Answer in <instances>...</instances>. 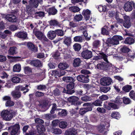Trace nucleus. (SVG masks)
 <instances>
[{
  "instance_id": "7ed1b4c3",
  "label": "nucleus",
  "mask_w": 135,
  "mask_h": 135,
  "mask_svg": "<svg viewBox=\"0 0 135 135\" xmlns=\"http://www.w3.org/2000/svg\"><path fill=\"white\" fill-rule=\"evenodd\" d=\"M42 0H30L29 1V5L26 6V9L28 10L30 8H31L32 6L35 8H37L38 6L39 3L42 2Z\"/></svg>"
},
{
  "instance_id": "09e8293b",
  "label": "nucleus",
  "mask_w": 135,
  "mask_h": 135,
  "mask_svg": "<svg viewBox=\"0 0 135 135\" xmlns=\"http://www.w3.org/2000/svg\"><path fill=\"white\" fill-rule=\"evenodd\" d=\"M44 117L47 120L51 119L52 118H55L54 115L51 114H45Z\"/></svg>"
},
{
  "instance_id": "39448f33",
  "label": "nucleus",
  "mask_w": 135,
  "mask_h": 135,
  "mask_svg": "<svg viewBox=\"0 0 135 135\" xmlns=\"http://www.w3.org/2000/svg\"><path fill=\"white\" fill-rule=\"evenodd\" d=\"M123 18L124 21L123 22V26L126 28H129L131 25L130 18L128 16L125 15L123 16Z\"/></svg>"
},
{
  "instance_id": "c85d7f7f",
  "label": "nucleus",
  "mask_w": 135,
  "mask_h": 135,
  "mask_svg": "<svg viewBox=\"0 0 135 135\" xmlns=\"http://www.w3.org/2000/svg\"><path fill=\"white\" fill-rule=\"evenodd\" d=\"M81 62V61L79 58L75 59L73 61V65L74 67H77L79 66Z\"/></svg>"
},
{
  "instance_id": "393cba45",
  "label": "nucleus",
  "mask_w": 135,
  "mask_h": 135,
  "mask_svg": "<svg viewBox=\"0 0 135 135\" xmlns=\"http://www.w3.org/2000/svg\"><path fill=\"white\" fill-rule=\"evenodd\" d=\"M99 55H98L99 59H103L106 62H108L107 59V56L106 55L102 52H99Z\"/></svg>"
},
{
  "instance_id": "052dcab7",
  "label": "nucleus",
  "mask_w": 135,
  "mask_h": 135,
  "mask_svg": "<svg viewBox=\"0 0 135 135\" xmlns=\"http://www.w3.org/2000/svg\"><path fill=\"white\" fill-rule=\"evenodd\" d=\"M82 100L85 101H89L91 100V98L90 97L87 96H85L81 98Z\"/></svg>"
},
{
  "instance_id": "a19ab883",
  "label": "nucleus",
  "mask_w": 135,
  "mask_h": 135,
  "mask_svg": "<svg viewBox=\"0 0 135 135\" xmlns=\"http://www.w3.org/2000/svg\"><path fill=\"white\" fill-rule=\"evenodd\" d=\"M57 12V10L54 7L51 8H50L49 13L50 15H54Z\"/></svg>"
},
{
  "instance_id": "423d86ee",
  "label": "nucleus",
  "mask_w": 135,
  "mask_h": 135,
  "mask_svg": "<svg viewBox=\"0 0 135 135\" xmlns=\"http://www.w3.org/2000/svg\"><path fill=\"white\" fill-rule=\"evenodd\" d=\"M79 98L76 97L72 96L69 97L68 99V101L70 102L72 104L76 105H80L81 103L78 101Z\"/></svg>"
},
{
  "instance_id": "dca6fc26",
  "label": "nucleus",
  "mask_w": 135,
  "mask_h": 135,
  "mask_svg": "<svg viewBox=\"0 0 135 135\" xmlns=\"http://www.w3.org/2000/svg\"><path fill=\"white\" fill-rule=\"evenodd\" d=\"M56 36V34L55 31H49L47 33L48 37L50 40H53L54 39Z\"/></svg>"
},
{
  "instance_id": "37998d69",
  "label": "nucleus",
  "mask_w": 135,
  "mask_h": 135,
  "mask_svg": "<svg viewBox=\"0 0 135 135\" xmlns=\"http://www.w3.org/2000/svg\"><path fill=\"white\" fill-rule=\"evenodd\" d=\"M132 88L131 86L127 85L123 87L122 89L126 92H128Z\"/></svg>"
},
{
  "instance_id": "338daca9",
  "label": "nucleus",
  "mask_w": 135,
  "mask_h": 135,
  "mask_svg": "<svg viewBox=\"0 0 135 135\" xmlns=\"http://www.w3.org/2000/svg\"><path fill=\"white\" fill-rule=\"evenodd\" d=\"M59 115L61 116H65L67 114L65 110H62L61 112H59L58 113Z\"/></svg>"
},
{
  "instance_id": "20e7f679",
  "label": "nucleus",
  "mask_w": 135,
  "mask_h": 135,
  "mask_svg": "<svg viewBox=\"0 0 135 135\" xmlns=\"http://www.w3.org/2000/svg\"><path fill=\"white\" fill-rule=\"evenodd\" d=\"M112 81V79L108 77H103L100 80V84L103 86H108L111 84Z\"/></svg>"
},
{
  "instance_id": "4c0bfd02",
  "label": "nucleus",
  "mask_w": 135,
  "mask_h": 135,
  "mask_svg": "<svg viewBox=\"0 0 135 135\" xmlns=\"http://www.w3.org/2000/svg\"><path fill=\"white\" fill-rule=\"evenodd\" d=\"M110 89L109 87H102L100 89V91L104 92L106 93L109 91Z\"/></svg>"
},
{
  "instance_id": "72a5a7b5",
  "label": "nucleus",
  "mask_w": 135,
  "mask_h": 135,
  "mask_svg": "<svg viewBox=\"0 0 135 135\" xmlns=\"http://www.w3.org/2000/svg\"><path fill=\"white\" fill-rule=\"evenodd\" d=\"M44 12H39L36 13L34 14V17L36 18H38L39 17L44 16Z\"/></svg>"
},
{
  "instance_id": "f8f14e48",
  "label": "nucleus",
  "mask_w": 135,
  "mask_h": 135,
  "mask_svg": "<svg viewBox=\"0 0 135 135\" xmlns=\"http://www.w3.org/2000/svg\"><path fill=\"white\" fill-rule=\"evenodd\" d=\"M20 128L19 125L18 124H16L15 125L12 127V130L11 132V135H15L18 132Z\"/></svg>"
},
{
  "instance_id": "aec40b11",
  "label": "nucleus",
  "mask_w": 135,
  "mask_h": 135,
  "mask_svg": "<svg viewBox=\"0 0 135 135\" xmlns=\"http://www.w3.org/2000/svg\"><path fill=\"white\" fill-rule=\"evenodd\" d=\"M71 38L70 37L65 36L64 37L63 43L68 46L70 45L71 43Z\"/></svg>"
},
{
  "instance_id": "58836bf2",
  "label": "nucleus",
  "mask_w": 135,
  "mask_h": 135,
  "mask_svg": "<svg viewBox=\"0 0 135 135\" xmlns=\"http://www.w3.org/2000/svg\"><path fill=\"white\" fill-rule=\"evenodd\" d=\"M15 104L14 102L11 100H7L5 103V105L6 107H11L13 106Z\"/></svg>"
},
{
  "instance_id": "6e6d98bb",
  "label": "nucleus",
  "mask_w": 135,
  "mask_h": 135,
  "mask_svg": "<svg viewBox=\"0 0 135 135\" xmlns=\"http://www.w3.org/2000/svg\"><path fill=\"white\" fill-rule=\"evenodd\" d=\"M122 101L124 104H129L131 102L130 99L124 97L122 99Z\"/></svg>"
},
{
  "instance_id": "ddd939ff",
  "label": "nucleus",
  "mask_w": 135,
  "mask_h": 135,
  "mask_svg": "<svg viewBox=\"0 0 135 135\" xmlns=\"http://www.w3.org/2000/svg\"><path fill=\"white\" fill-rule=\"evenodd\" d=\"M50 25L62 28V25L60 22L56 20H51L49 21Z\"/></svg>"
},
{
  "instance_id": "bb28decb",
  "label": "nucleus",
  "mask_w": 135,
  "mask_h": 135,
  "mask_svg": "<svg viewBox=\"0 0 135 135\" xmlns=\"http://www.w3.org/2000/svg\"><path fill=\"white\" fill-rule=\"evenodd\" d=\"M58 68L62 70L66 69L69 67L68 65L66 63H60L58 65Z\"/></svg>"
},
{
  "instance_id": "603ef678",
  "label": "nucleus",
  "mask_w": 135,
  "mask_h": 135,
  "mask_svg": "<svg viewBox=\"0 0 135 135\" xmlns=\"http://www.w3.org/2000/svg\"><path fill=\"white\" fill-rule=\"evenodd\" d=\"M83 33L86 40L89 41L90 40L91 36L88 35L87 31H84L83 32Z\"/></svg>"
},
{
  "instance_id": "f257e3e1",
  "label": "nucleus",
  "mask_w": 135,
  "mask_h": 135,
  "mask_svg": "<svg viewBox=\"0 0 135 135\" xmlns=\"http://www.w3.org/2000/svg\"><path fill=\"white\" fill-rule=\"evenodd\" d=\"M17 113L15 111L11 109H6L3 110L1 113V115L4 120L6 121H9Z\"/></svg>"
},
{
  "instance_id": "6ab92c4d",
  "label": "nucleus",
  "mask_w": 135,
  "mask_h": 135,
  "mask_svg": "<svg viewBox=\"0 0 135 135\" xmlns=\"http://www.w3.org/2000/svg\"><path fill=\"white\" fill-rule=\"evenodd\" d=\"M28 85H26L25 87L23 86H22L19 85L16 86L15 87V89L16 90H20L21 91H23L26 90V88L28 87ZM26 91H24L23 92L24 93H25L26 92H28L29 90L28 89H26Z\"/></svg>"
},
{
  "instance_id": "e433bc0d",
  "label": "nucleus",
  "mask_w": 135,
  "mask_h": 135,
  "mask_svg": "<svg viewBox=\"0 0 135 135\" xmlns=\"http://www.w3.org/2000/svg\"><path fill=\"white\" fill-rule=\"evenodd\" d=\"M68 124L67 122L65 121L60 122L59 124V127L61 128L64 129L66 128Z\"/></svg>"
},
{
  "instance_id": "412c9836",
  "label": "nucleus",
  "mask_w": 135,
  "mask_h": 135,
  "mask_svg": "<svg viewBox=\"0 0 135 135\" xmlns=\"http://www.w3.org/2000/svg\"><path fill=\"white\" fill-rule=\"evenodd\" d=\"M17 48L15 47H10L8 50L9 54L10 55H13L17 53Z\"/></svg>"
},
{
  "instance_id": "b1692460",
  "label": "nucleus",
  "mask_w": 135,
  "mask_h": 135,
  "mask_svg": "<svg viewBox=\"0 0 135 135\" xmlns=\"http://www.w3.org/2000/svg\"><path fill=\"white\" fill-rule=\"evenodd\" d=\"M107 63L104 62L101 63L97 65V67L98 69L104 70L107 69Z\"/></svg>"
},
{
  "instance_id": "864d4df0",
  "label": "nucleus",
  "mask_w": 135,
  "mask_h": 135,
  "mask_svg": "<svg viewBox=\"0 0 135 135\" xmlns=\"http://www.w3.org/2000/svg\"><path fill=\"white\" fill-rule=\"evenodd\" d=\"M46 88V86L45 85H40L37 86V89L40 90H45Z\"/></svg>"
},
{
  "instance_id": "2eb2a0df",
  "label": "nucleus",
  "mask_w": 135,
  "mask_h": 135,
  "mask_svg": "<svg viewBox=\"0 0 135 135\" xmlns=\"http://www.w3.org/2000/svg\"><path fill=\"white\" fill-rule=\"evenodd\" d=\"M33 33L38 39L42 40L44 35L41 32L39 31H35L33 30Z\"/></svg>"
},
{
  "instance_id": "2f4dec72",
  "label": "nucleus",
  "mask_w": 135,
  "mask_h": 135,
  "mask_svg": "<svg viewBox=\"0 0 135 135\" xmlns=\"http://www.w3.org/2000/svg\"><path fill=\"white\" fill-rule=\"evenodd\" d=\"M21 70V66L20 64H16L13 67V70L14 72H19Z\"/></svg>"
},
{
  "instance_id": "4d7b16f0",
  "label": "nucleus",
  "mask_w": 135,
  "mask_h": 135,
  "mask_svg": "<svg viewBox=\"0 0 135 135\" xmlns=\"http://www.w3.org/2000/svg\"><path fill=\"white\" fill-rule=\"evenodd\" d=\"M98 9L100 12H105L106 10V7L105 6L99 5L98 7Z\"/></svg>"
},
{
  "instance_id": "c03bdc74",
  "label": "nucleus",
  "mask_w": 135,
  "mask_h": 135,
  "mask_svg": "<svg viewBox=\"0 0 135 135\" xmlns=\"http://www.w3.org/2000/svg\"><path fill=\"white\" fill-rule=\"evenodd\" d=\"M108 62H107V69H110L112 71H114V70L115 71V72H117L116 71H115V68L114 67L113 68L112 67V65L111 63H109V62L108 61Z\"/></svg>"
},
{
  "instance_id": "4be33fe9",
  "label": "nucleus",
  "mask_w": 135,
  "mask_h": 135,
  "mask_svg": "<svg viewBox=\"0 0 135 135\" xmlns=\"http://www.w3.org/2000/svg\"><path fill=\"white\" fill-rule=\"evenodd\" d=\"M134 39L131 37L126 38L124 41V43L126 44L131 45L134 43Z\"/></svg>"
},
{
  "instance_id": "bf43d9fd",
  "label": "nucleus",
  "mask_w": 135,
  "mask_h": 135,
  "mask_svg": "<svg viewBox=\"0 0 135 135\" xmlns=\"http://www.w3.org/2000/svg\"><path fill=\"white\" fill-rule=\"evenodd\" d=\"M74 83L73 82L70 83L67 86V89L72 90L73 89L74 87Z\"/></svg>"
},
{
  "instance_id": "7c9ffc66",
  "label": "nucleus",
  "mask_w": 135,
  "mask_h": 135,
  "mask_svg": "<svg viewBox=\"0 0 135 135\" xmlns=\"http://www.w3.org/2000/svg\"><path fill=\"white\" fill-rule=\"evenodd\" d=\"M37 129L38 133H44L45 131L44 126L42 125H40L37 126Z\"/></svg>"
},
{
  "instance_id": "0e129e2a",
  "label": "nucleus",
  "mask_w": 135,
  "mask_h": 135,
  "mask_svg": "<svg viewBox=\"0 0 135 135\" xmlns=\"http://www.w3.org/2000/svg\"><path fill=\"white\" fill-rule=\"evenodd\" d=\"M129 50H130L129 48L125 46H123L122 48L121 49V51L124 53H126L129 52Z\"/></svg>"
},
{
  "instance_id": "f704fd0d",
  "label": "nucleus",
  "mask_w": 135,
  "mask_h": 135,
  "mask_svg": "<svg viewBox=\"0 0 135 135\" xmlns=\"http://www.w3.org/2000/svg\"><path fill=\"white\" fill-rule=\"evenodd\" d=\"M112 117L117 119H119L120 117L119 113L117 112H114L111 114Z\"/></svg>"
},
{
  "instance_id": "a18cd8bd",
  "label": "nucleus",
  "mask_w": 135,
  "mask_h": 135,
  "mask_svg": "<svg viewBox=\"0 0 135 135\" xmlns=\"http://www.w3.org/2000/svg\"><path fill=\"white\" fill-rule=\"evenodd\" d=\"M73 48L76 51H78L81 48V45L77 43L75 44L73 46Z\"/></svg>"
},
{
  "instance_id": "f3484780",
  "label": "nucleus",
  "mask_w": 135,
  "mask_h": 135,
  "mask_svg": "<svg viewBox=\"0 0 135 135\" xmlns=\"http://www.w3.org/2000/svg\"><path fill=\"white\" fill-rule=\"evenodd\" d=\"M30 64L36 67H40L42 66L41 62L38 60H32L30 62Z\"/></svg>"
},
{
  "instance_id": "9b49d317",
  "label": "nucleus",
  "mask_w": 135,
  "mask_h": 135,
  "mask_svg": "<svg viewBox=\"0 0 135 135\" xmlns=\"http://www.w3.org/2000/svg\"><path fill=\"white\" fill-rule=\"evenodd\" d=\"M90 11L88 9L84 10L82 12V14L84 16L85 19L89 20L90 18Z\"/></svg>"
},
{
  "instance_id": "9d476101",
  "label": "nucleus",
  "mask_w": 135,
  "mask_h": 135,
  "mask_svg": "<svg viewBox=\"0 0 135 135\" xmlns=\"http://www.w3.org/2000/svg\"><path fill=\"white\" fill-rule=\"evenodd\" d=\"M132 4V3L131 2H128L125 3L124 6L125 11L126 12L131 11L133 9Z\"/></svg>"
},
{
  "instance_id": "ea45409f",
  "label": "nucleus",
  "mask_w": 135,
  "mask_h": 135,
  "mask_svg": "<svg viewBox=\"0 0 135 135\" xmlns=\"http://www.w3.org/2000/svg\"><path fill=\"white\" fill-rule=\"evenodd\" d=\"M83 17L81 14L76 15L74 18V20L76 21H79L82 20Z\"/></svg>"
},
{
  "instance_id": "49530a36",
  "label": "nucleus",
  "mask_w": 135,
  "mask_h": 135,
  "mask_svg": "<svg viewBox=\"0 0 135 135\" xmlns=\"http://www.w3.org/2000/svg\"><path fill=\"white\" fill-rule=\"evenodd\" d=\"M102 103V101L101 100L98 99L96 100L93 103V104L95 106H101Z\"/></svg>"
},
{
  "instance_id": "774afa93",
  "label": "nucleus",
  "mask_w": 135,
  "mask_h": 135,
  "mask_svg": "<svg viewBox=\"0 0 135 135\" xmlns=\"http://www.w3.org/2000/svg\"><path fill=\"white\" fill-rule=\"evenodd\" d=\"M35 95L37 97H42L44 95V93L41 92L37 91L35 93Z\"/></svg>"
},
{
  "instance_id": "6e6552de",
  "label": "nucleus",
  "mask_w": 135,
  "mask_h": 135,
  "mask_svg": "<svg viewBox=\"0 0 135 135\" xmlns=\"http://www.w3.org/2000/svg\"><path fill=\"white\" fill-rule=\"evenodd\" d=\"M89 76L88 75H79L77 77V79L79 81L83 83H88L89 81Z\"/></svg>"
},
{
  "instance_id": "8fccbe9b",
  "label": "nucleus",
  "mask_w": 135,
  "mask_h": 135,
  "mask_svg": "<svg viewBox=\"0 0 135 135\" xmlns=\"http://www.w3.org/2000/svg\"><path fill=\"white\" fill-rule=\"evenodd\" d=\"M43 41V43L45 44H50L51 42L49 41L44 35L43 36V37L42 38Z\"/></svg>"
},
{
  "instance_id": "e2e57ef3",
  "label": "nucleus",
  "mask_w": 135,
  "mask_h": 135,
  "mask_svg": "<svg viewBox=\"0 0 135 135\" xmlns=\"http://www.w3.org/2000/svg\"><path fill=\"white\" fill-rule=\"evenodd\" d=\"M129 95L131 99L135 100V93L133 90H132L130 91Z\"/></svg>"
},
{
  "instance_id": "473e14b6",
  "label": "nucleus",
  "mask_w": 135,
  "mask_h": 135,
  "mask_svg": "<svg viewBox=\"0 0 135 135\" xmlns=\"http://www.w3.org/2000/svg\"><path fill=\"white\" fill-rule=\"evenodd\" d=\"M69 9L70 11L75 13L78 12L80 10V8L77 6H72L70 7Z\"/></svg>"
},
{
  "instance_id": "0eeeda50",
  "label": "nucleus",
  "mask_w": 135,
  "mask_h": 135,
  "mask_svg": "<svg viewBox=\"0 0 135 135\" xmlns=\"http://www.w3.org/2000/svg\"><path fill=\"white\" fill-rule=\"evenodd\" d=\"M82 56L85 59H90L92 57V53L91 51L88 50H84L81 53Z\"/></svg>"
},
{
  "instance_id": "680f3d73",
  "label": "nucleus",
  "mask_w": 135,
  "mask_h": 135,
  "mask_svg": "<svg viewBox=\"0 0 135 135\" xmlns=\"http://www.w3.org/2000/svg\"><path fill=\"white\" fill-rule=\"evenodd\" d=\"M105 126L103 125H100L98 127V130L100 132H102L105 130Z\"/></svg>"
},
{
  "instance_id": "5701e85b",
  "label": "nucleus",
  "mask_w": 135,
  "mask_h": 135,
  "mask_svg": "<svg viewBox=\"0 0 135 135\" xmlns=\"http://www.w3.org/2000/svg\"><path fill=\"white\" fill-rule=\"evenodd\" d=\"M15 35L18 38L23 39H26L27 37V34L22 32L17 33L15 34Z\"/></svg>"
},
{
  "instance_id": "79ce46f5",
  "label": "nucleus",
  "mask_w": 135,
  "mask_h": 135,
  "mask_svg": "<svg viewBox=\"0 0 135 135\" xmlns=\"http://www.w3.org/2000/svg\"><path fill=\"white\" fill-rule=\"evenodd\" d=\"M74 40L75 42H81L83 41V38L81 36H76L74 37Z\"/></svg>"
},
{
  "instance_id": "a211bd4d",
  "label": "nucleus",
  "mask_w": 135,
  "mask_h": 135,
  "mask_svg": "<svg viewBox=\"0 0 135 135\" xmlns=\"http://www.w3.org/2000/svg\"><path fill=\"white\" fill-rule=\"evenodd\" d=\"M18 91L14 90L11 92V94L14 98H18L21 97V93L20 91Z\"/></svg>"
},
{
  "instance_id": "c9c22d12",
  "label": "nucleus",
  "mask_w": 135,
  "mask_h": 135,
  "mask_svg": "<svg viewBox=\"0 0 135 135\" xmlns=\"http://www.w3.org/2000/svg\"><path fill=\"white\" fill-rule=\"evenodd\" d=\"M60 70H53L52 71V73L51 75L53 76L55 78H56V76H59L60 74Z\"/></svg>"
},
{
  "instance_id": "4468645a",
  "label": "nucleus",
  "mask_w": 135,
  "mask_h": 135,
  "mask_svg": "<svg viewBox=\"0 0 135 135\" xmlns=\"http://www.w3.org/2000/svg\"><path fill=\"white\" fill-rule=\"evenodd\" d=\"M77 133V130L74 128L67 130L65 132V135H75Z\"/></svg>"
},
{
  "instance_id": "69168bd1",
  "label": "nucleus",
  "mask_w": 135,
  "mask_h": 135,
  "mask_svg": "<svg viewBox=\"0 0 135 135\" xmlns=\"http://www.w3.org/2000/svg\"><path fill=\"white\" fill-rule=\"evenodd\" d=\"M122 99L120 98L119 97H117L114 100V102L117 103H122Z\"/></svg>"
},
{
  "instance_id": "3c124183",
  "label": "nucleus",
  "mask_w": 135,
  "mask_h": 135,
  "mask_svg": "<svg viewBox=\"0 0 135 135\" xmlns=\"http://www.w3.org/2000/svg\"><path fill=\"white\" fill-rule=\"evenodd\" d=\"M55 31L56 33L58 36H62L64 35V31L62 30L57 29Z\"/></svg>"
},
{
  "instance_id": "13d9d810",
  "label": "nucleus",
  "mask_w": 135,
  "mask_h": 135,
  "mask_svg": "<svg viewBox=\"0 0 135 135\" xmlns=\"http://www.w3.org/2000/svg\"><path fill=\"white\" fill-rule=\"evenodd\" d=\"M100 44V42L99 41L97 40L95 41L93 43V46L95 48H97L99 47Z\"/></svg>"
},
{
  "instance_id": "f03ea898",
  "label": "nucleus",
  "mask_w": 135,
  "mask_h": 135,
  "mask_svg": "<svg viewBox=\"0 0 135 135\" xmlns=\"http://www.w3.org/2000/svg\"><path fill=\"white\" fill-rule=\"evenodd\" d=\"M123 37L119 35H114L112 38L108 40V42L109 43L113 45H116L119 44V40H121L123 39Z\"/></svg>"
},
{
  "instance_id": "a878e982",
  "label": "nucleus",
  "mask_w": 135,
  "mask_h": 135,
  "mask_svg": "<svg viewBox=\"0 0 135 135\" xmlns=\"http://www.w3.org/2000/svg\"><path fill=\"white\" fill-rule=\"evenodd\" d=\"M27 47L32 51L35 52L37 51V48L35 45L31 42H28L27 44Z\"/></svg>"
},
{
  "instance_id": "1a4fd4ad",
  "label": "nucleus",
  "mask_w": 135,
  "mask_h": 135,
  "mask_svg": "<svg viewBox=\"0 0 135 135\" xmlns=\"http://www.w3.org/2000/svg\"><path fill=\"white\" fill-rule=\"evenodd\" d=\"M6 18L9 22H15L17 20L16 17L13 15H8L6 16Z\"/></svg>"
},
{
  "instance_id": "5fc2aeb1",
  "label": "nucleus",
  "mask_w": 135,
  "mask_h": 135,
  "mask_svg": "<svg viewBox=\"0 0 135 135\" xmlns=\"http://www.w3.org/2000/svg\"><path fill=\"white\" fill-rule=\"evenodd\" d=\"M12 82L15 83H18L20 81V78L18 77L15 76L12 78Z\"/></svg>"
},
{
  "instance_id": "de8ad7c7",
  "label": "nucleus",
  "mask_w": 135,
  "mask_h": 135,
  "mask_svg": "<svg viewBox=\"0 0 135 135\" xmlns=\"http://www.w3.org/2000/svg\"><path fill=\"white\" fill-rule=\"evenodd\" d=\"M66 52L64 56V58L66 59L70 58L71 54V51L68 50L66 51Z\"/></svg>"
},
{
  "instance_id": "cd10ccee",
  "label": "nucleus",
  "mask_w": 135,
  "mask_h": 135,
  "mask_svg": "<svg viewBox=\"0 0 135 135\" xmlns=\"http://www.w3.org/2000/svg\"><path fill=\"white\" fill-rule=\"evenodd\" d=\"M62 80L64 81L67 82L71 83L74 81V78L70 76H64Z\"/></svg>"
},
{
  "instance_id": "c756f323",
  "label": "nucleus",
  "mask_w": 135,
  "mask_h": 135,
  "mask_svg": "<svg viewBox=\"0 0 135 135\" xmlns=\"http://www.w3.org/2000/svg\"><path fill=\"white\" fill-rule=\"evenodd\" d=\"M52 133L56 134H60L62 132V130L57 128H53L52 131Z\"/></svg>"
}]
</instances>
